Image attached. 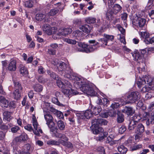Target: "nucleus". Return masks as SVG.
I'll return each mask as SVG.
<instances>
[{
    "label": "nucleus",
    "instance_id": "obj_1",
    "mask_svg": "<svg viewBox=\"0 0 154 154\" xmlns=\"http://www.w3.org/2000/svg\"><path fill=\"white\" fill-rule=\"evenodd\" d=\"M57 69L60 72H61L64 77L72 80L77 79L75 74L73 73L71 69L67 67V65L65 63L60 61L57 66Z\"/></svg>",
    "mask_w": 154,
    "mask_h": 154
},
{
    "label": "nucleus",
    "instance_id": "obj_2",
    "mask_svg": "<svg viewBox=\"0 0 154 154\" xmlns=\"http://www.w3.org/2000/svg\"><path fill=\"white\" fill-rule=\"evenodd\" d=\"M44 117L46 122V124L50 129V132H54L57 129L55 123L53 121L54 118L49 112L44 110Z\"/></svg>",
    "mask_w": 154,
    "mask_h": 154
},
{
    "label": "nucleus",
    "instance_id": "obj_3",
    "mask_svg": "<svg viewBox=\"0 0 154 154\" xmlns=\"http://www.w3.org/2000/svg\"><path fill=\"white\" fill-rule=\"evenodd\" d=\"M141 95L140 93L137 91L132 92L127 96L128 103H135L140 99Z\"/></svg>",
    "mask_w": 154,
    "mask_h": 154
},
{
    "label": "nucleus",
    "instance_id": "obj_4",
    "mask_svg": "<svg viewBox=\"0 0 154 154\" xmlns=\"http://www.w3.org/2000/svg\"><path fill=\"white\" fill-rule=\"evenodd\" d=\"M146 51L145 49H140L139 51L135 50L134 51V54H132L134 60L138 61L143 59V58L146 57Z\"/></svg>",
    "mask_w": 154,
    "mask_h": 154
},
{
    "label": "nucleus",
    "instance_id": "obj_5",
    "mask_svg": "<svg viewBox=\"0 0 154 154\" xmlns=\"http://www.w3.org/2000/svg\"><path fill=\"white\" fill-rule=\"evenodd\" d=\"M14 83L16 90L13 93V97L15 99L18 100L20 98L22 88L18 82L14 81Z\"/></svg>",
    "mask_w": 154,
    "mask_h": 154
},
{
    "label": "nucleus",
    "instance_id": "obj_6",
    "mask_svg": "<svg viewBox=\"0 0 154 154\" xmlns=\"http://www.w3.org/2000/svg\"><path fill=\"white\" fill-rule=\"evenodd\" d=\"M80 89L83 92L88 95L93 96L96 94L93 88L88 84H83L81 86Z\"/></svg>",
    "mask_w": 154,
    "mask_h": 154
},
{
    "label": "nucleus",
    "instance_id": "obj_7",
    "mask_svg": "<svg viewBox=\"0 0 154 154\" xmlns=\"http://www.w3.org/2000/svg\"><path fill=\"white\" fill-rule=\"evenodd\" d=\"M133 25L138 26L140 27H143L146 23V20L144 18H142L137 16L135 17L132 21Z\"/></svg>",
    "mask_w": 154,
    "mask_h": 154
},
{
    "label": "nucleus",
    "instance_id": "obj_8",
    "mask_svg": "<svg viewBox=\"0 0 154 154\" xmlns=\"http://www.w3.org/2000/svg\"><path fill=\"white\" fill-rule=\"evenodd\" d=\"M32 123L34 129H33L32 131L33 133L36 135L38 136H40V133H42V131L41 129L38 128V124L35 119V116H33Z\"/></svg>",
    "mask_w": 154,
    "mask_h": 154
},
{
    "label": "nucleus",
    "instance_id": "obj_9",
    "mask_svg": "<svg viewBox=\"0 0 154 154\" xmlns=\"http://www.w3.org/2000/svg\"><path fill=\"white\" fill-rule=\"evenodd\" d=\"M107 123L106 120L100 118L94 119L91 121L92 126L106 125Z\"/></svg>",
    "mask_w": 154,
    "mask_h": 154
},
{
    "label": "nucleus",
    "instance_id": "obj_10",
    "mask_svg": "<svg viewBox=\"0 0 154 154\" xmlns=\"http://www.w3.org/2000/svg\"><path fill=\"white\" fill-rule=\"evenodd\" d=\"M43 30L48 35H50L55 32V27H51L49 24H46L42 26Z\"/></svg>",
    "mask_w": 154,
    "mask_h": 154
},
{
    "label": "nucleus",
    "instance_id": "obj_11",
    "mask_svg": "<svg viewBox=\"0 0 154 154\" xmlns=\"http://www.w3.org/2000/svg\"><path fill=\"white\" fill-rule=\"evenodd\" d=\"M16 64L17 62L16 60H11L8 65L7 69L10 71H15L17 69Z\"/></svg>",
    "mask_w": 154,
    "mask_h": 154
},
{
    "label": "nucleus",
    "instance_id": "obj_12",
    "mask_svg": "<svg viewBox=\"0 0 154 154\" xmlns=\"http://www.w3.org/2000/svg\"><path fill=\"white\" fill-rule=\"evenodd\" d=\"M80 118L83 119L84 117H82L83 116L87 119H89L91 117L93 116V113L90 109L86 110L84 112H83L80 114Z\"/></svg>",
    "mask_w": 154,
    "mask_h": 154
},
{
    "label": "nucleus",
    "instance_id": "obj_13",
    "mask_svg": "<svg viewBox=\"0 0 154 154\" xmlns=\"http://www.w3.org/2000/svg\"><path fill=\"white\" fill-rule=\"evenodd\" d=\"M122 112L128 116H131L134 113L135 111L132 107L125 106Z\"/></svg>",
    "mask_w": 154,
    "mask_h": 154
},
{
    "label": "nucleus",
    "instance_id": "obj_14",
    "mask_svg": "<svg viewBox=\"0 0 154 154\" xmlns=\"http://www.w3.org/2000/svg\"><path fill=\"white\" fill-rule=\"evenodd\" d=\"M65 141L63 140H60V143L63 146L66 147L70 149L73 151L74 149V145L69 141Z\"/></svg>",
    "mask_w": 154,
    "mask_h": 154
},
{
    "label": "nucleus",
    "instance_id": "obj_15",
    "mask_svg": "<svg viewBox=\"0 0 154 154\" xmlns=\"http://www.w3.org/2000/svg\"><path fill=\"white\" fill-rule=\"evenodd\" d=\"M92 28L91 26L87 24H85L84 25L80 27L79 29L83 32L88 33L91 32Z\"/></svg>",
    "mask_w": 154,
    "mask_h": 154
},
{
    "label": "nucleus",
    "instance_id": "obj_16",
    "mask_svg": "<svg viewBox=\"0 0 154 154\" xmlns=\"http://www.w3.org/2000/svg\"><path fill=\"white\" fill-rule=\"evenodd\" d=\"M0 103L1 106L3 108H7L8 106V101L3 96H0Z\"/></svg>",
    "mask_w": 154,
    "mask_h": 154
},
{
    "label": "nucleus",
    "instance_id": "obj_17",
    "mask_svg": "<svg viewBox=\"0 0 154 154\" xmlns=\"http://www.w3.org/2000/svg\"><path fill=\"white\" fill-rule=\"evenodd\" d=\"M144 81L149 86H152L153 84H154V81L152 77L149 75L146 76L144 77Z\"/></svg>",
    "mask_w": 154,
    "mask_h": 154
},
{
    "label": "nucleus",
    "instance_id": "obj_18",
    "mask_svg": "<svg viewBox=\"0 0 154 154\" xmlns=\"http://www.w3.org/2000/svg\"><path fill=\"white\" fill-rule=\"evenodd\" d=\"M144 127L141 123H138L135 129V132L137 134H140L144 132Z\"/></svg>",
    "mask_w": 154,
    "mask_h": 154
},
{
    "label": "nucleus",
    "instance_id": "obj_19",
    "mask_svg": "<svg viewBox=\"0 0 154 154\" xmlns=\"http://www.w3.org/2000/svg\"><path fill=\"white\" fill-rule=\"evenodd\" d=\"M139 123L137 121L134 120H131L129 123L128 129L129 130H132L135 129L136 127Z\"/></svg>",
    "mask_w": 154,
    "mask_h": 154
},
{
    "label": "nucleus",
    "instance_id": "obj_20",
    "mask_svg": "<svg viewBox=\"0 0 154 154\" xmlns=\"http://www.w3.org/2000/svg\"><path fill=\"white\" fill-rule=\"evenodd\" d=\"M147 125L154 123V112H152L148 117L146 122Z\"/></svg>",
    "mask_w": 154,
    "mask_h": 154
},
{
    "label": "nucleus",
    "instance_id": "obj_21",
    "mask_svg": "<svg viewBox=\"0 0 154 154\" xmlns=\"http://www.w3.org/2000/svg\"><path fill=\"white\" fill-rule=\"evenodd\" d=\"M19 69L20 73L23 75H26L28 74V71L27 69L23 64H20L19 66Z\"/></svg>",
    "mask_w": 154,
    "mask_h": 154
},
{
    "label": "nucleus",
    "instance_id": "obj_22",
    "mask_svg": "<svg viewBox=\"0 0 154 154\" xmlns=\"http://www.w3.org/2000/svg\"><path fill=\"white\" fill-rule=\"evenodd\" d=\"M98 126H92L94 127V128L93 130V132L94 134H100L104 131L103 128L102 127H99Z\"/></svg>",
    "mask_w": 154,
    "mask_h": 154
},
{
    "label": "nucleus",
    "instance_id": "obj_23",
    "mask_svg": "<svg viewBox=\"0 0 154 154\" xmlns=\"http://www.w3.org/2000/svg\"><path fill=\"white\" fill-rule=\"evenodd\" d=\"M72 30L71 28H65L61 30V31L59 32V35L66 36L70 33L72 32Z\"/></svg>",
    "mask_w": 154,
    "mask_h": 154
},
{
    "label": "nucleus",
    "instance_id": "obj_24",
    "mask_svg": "<svg viewBox=\"0 0 154 154\" xmlns=\"http://www.w3.org/2000/svg\"><path fill=\"white\" fill-rule=\"evenodd\" d=\"M30 147V146L29 144H26L24 146L23 150L20 152V154H30L29 151Z\"/></svg>",
    "mask_w": 154,
    "mask_h": 154
},
{
    "label": "nucleus",
    "instance_id": "obj_25",
    "mask_svg": "<svg viewBox=\"0 0 154 154\" xmlns=\"http://www.w3.org/2000/svg\"><path fill=\"white\" fill-rule=\"evenodd\" d=\"M122 9L121 7L118 4H116L112 7V11L114 14H116Z\"/></svg>",
    "mask_w": 154,
    "mask_h": 154
},
{
    "label": "nucleus",
    "instance_id": "obj_26",
    "mask_svg": "<svg viewBox=\"0 0 154 154\" xmlns=\"http://www.w3.org/2000/svg\"><path fill=\"white\" fill-rule=\"evenodd\" d=\"M118 149L121 154H125L128 151L127 149L123 145L118 147Z\"/></svg>",
    "mask_w": 154,
    "mask_h": 154
},
{
    "label": "nucleus",
    "instance_id": "obj_27",
    "mask_svg": "<svg viewBox=\"0 0 154 154\" xmlns=\"http://www.w3.org/2000/svg\"><path fill=\"white\" fill-rule=\"evenodd\" d=\"M97 43L102 46H106L107 44V39H106L105 37L101 38L98 40Z\"/></svg>",
    "mask_w": 154,
    "mask_h": 154
},
{
    "label": "nucleus",
    "instance_id": "obj_28",
    "mask_svg": "<svg viewBox=\"0 0 154 154\" xmlns=\"http://www.w3.org/2000/svg\"><path fill=\"white\" fill-rule=\"evenodd\" d=\"M124 116L120 112L117 114V121L118 123L122 122L124 121Z\"/></svg>",
    "mask_w": 154,
    "mask_h": 154
},
{
    "label": "nucleus",
    "instance_id": "obj_29",
    "mask_svg": "<svg viewBox=\"0 0 154 154\" xmlns=\"http://www.w3.org/2000/svg\"><path fill=\"white\" fill-rule=\"evenodd\" d=\"M33 87L35 91L37 92H40L42 91L43 90L42 86L39 84L34 85Z\"/></svg>",
    "mask_w": 154,
    "mask_h": 154
},
{
    "label": "nucleus",
    "instance_id": "obj_30",
    "mask_svg": "<svg viewBox=\"0 0 154 154\" xmlns=\"http://www.w3.org/2000/svg\"><path fill=\"white\" fill-rule=\"evenodd\" d=\"M46 16H47L46 15H45L43 14H37L35 16V18L37 20L41 21L44 19Z\"/></svg>",
    "mask_w": 154,
    "mask_h": 154
},
{
    "label": "nucleus",
    "instance_id": "obj_31",
    "mask_svg": "<svg viewBox=\"0 0 154 154\" xmlns=\"http://www.w3.org/2000/svg\"><path fill=\"white\" fill-rule=\"evenodd\" d=\"M59 10L56 9L54 8L51 9L50 11L46 14V16H53L56 15L58 12Z\"/></svg>",
    "mask_w": 154,
    "mask_h": 154
},
{
    "label": "nucleus",
    "instance_id": "obj_32",
    "mask_svg": "<svg viewBox=\"0 0 154 154\" xmlns=\"http://www.w3.org/2000/svg\"><path fill=\"white\" fill-rule=\"evenodd\" d=\"M57 126L61 130H64L65 128V125L64 122L60 120L57 122Z\"/></svg>",
    "mask_w": 154,
    "mask_h": 154
},
{
    "label": "nucleus",
    "instance_id": "obj_33",
    "mask_svg": "<svg viewBox=\"0 0 154 154\" xmlns=\"http://www.w3.org/2000/svg\"><path fill=\"white\" fill-rule=\"evenodd\" d=\"M20 130V128L17 125H14L11 128V131L13 133L18 132Z\"/></svg>",
    "mask_w": 154,
    "mask_h": 154
},
{
    "label": "nucleus",
    "instance_id": "obj_34",
    "mask_svg": "<svg viewBox=\"0 0 154 154\" xmlns=\"http://www.w3.org/2000/svg\"><path fill=\"white\" fill-rule=\"evenodd\" d=\"M85 21L88 23H94L96 22V19L95 18L90 17L86 18Z\"/></svg>",
    "mask_w": 154,
    "mask_h": 154
},
{
    "label": "nucleus",
    "instance_id": "obj_35",
    "mask_svg": "<svg viewBox=\"0 0 154 154\" xmlns=\"http://www.w3.org/2000/svg\"><path fill=\"white\" fill-rule=\"evenodd\" d=\"M56 83L57 86L60 88L62 89V88H65L66 87V85L63 82L61 81L60 79H58L57 80Z\"/></svg>",
    "mask_w": 154,
    "mask_h": 154
},
{
    "label": "nucleus",
    "instance_id": "obj_36",
    "mask_svg": "<svg viewBox=\"0 0 154 154\" xmlns=\"http://www.w3.org/2000/svg\"><path fill=\"white\" fill-rule=\"evenodd\" d=\"M112 139H111L110 138L108 137L106 138V143H109L110 145H112L116 144L118 142V141L116 140H112Z\"/></svg>",
    "mask_w": 154,
    "mask_h": 154
},
{
    "label": "nucleus",
    "instance_id": "obj_37",
    "mask_svg": "<svg viewBox=\"0 0 154 154\" xmlns=\"http://www.w3.org/2000/svg\"><path fill=\"white\" fill-rule=\"evenodd\" d=\"M146 83L144 81V77H143L139 79L138 81L137 82V84L138 87L140 88L141 85L145 84Z\"/></svg>",
    "mask_w": 154,
    "mask_h": 154
},
{
    "label": "nucleus",
    "instance_id": "obj_38",
    "mask_svg": "<svg viewBox=\"0 0 154 154\" xmlns=\"http://www.w3.org/2000/svg\"><path fill=\"white\" fill-rule=\"evenodd\" d=\"M24 5L26 7L28 8L32 7L33 6L32 0H29V1L25 2Z\"/></svg>",
    "mask_w": 154,
    "mask_h": 154
},
{
    "label": "nucleus",
    "instance_id": "obj_39",
    "mask_svg": "<svg viewBox=\"0 0 154 154\" xmlns=\"http://www.w3.org/2000/svg\"><path fill=\"white\" fill-rule=\"evenodd\" d=\"M139 34L140 35L141 37L145 38V40H146V39L148 38L149 36V34L146 32H139Z\"/></svg>",
    "mask_w": 154,
    "mask_h": 154
},
{
    "label": "nucleus",
    "instance_id": "obj_40",
    "mask_svg": "<svg viewBox=\"0 0 154 154\" xmlns=\"http://www.w3.org/2000/svg\"><path fill=\"white\" fill-rule=\"evenodd\" d=\"M101 110V107L97 108L96 107H94L93 109V112H92L93 115H94L96 116L97 115Z\"/></svg>",
    "mask_w": 154,
    "mask_h": 154
},
{
    "label": "nucleus",
    "instance_id": "obj_41",
    "mask_svg": "<svg viewBox=\"0 0 154 154\" xmlns=\"http://www.w3.org/2000/svg\"><path fill=\"white\" fill-rule=\"evenodd\" d=\"M142 147V145L141 144H136L133 146L130 147V149L132 151L140 149Z\"/></svg>",
    "mask_w": 154,
    "mask_h": 154
},
{
    "label": "nucleus",
    "instance_id": "obj_42",
    "mask_svg": "<svg viewBox=\"0 0 154 154\" xmlns=\"http://www.w3.org/2000/svg\"><path fill=\"white\" fill-rule=\"evenodd\" d=\"M3 115L7 121H9L11 118L10 113L8 111L4 112L3 113Z\"/></svg>",
    "mask_w": 154,
    "mask_h": 154
},
{
    "label": "nucleus",
    "instance_id": "obj_43",
    "mask_svg": "<svg viewBox=\"0 0 154 154\" xmlns=\"http://www.w3.org/2000/svg\"><path fill=\"white\" fill-rule=\"evenodd\" d=\"M64 41L69 44L72 45L75 44L77 43V42L75 40L68 38H65Z\"/></svg>",
    "mask_w": 154,
    "mask_h": 154
},
{
    "label": "nucleus",
    "instance_id": "obj_44",
    "mask_svg": "<svg viewBox=\"0 0 154 154\" xmlns=\"http://www.w3.org/2000/svg\"><path fill=\"white\" fill-rule=\"evenodd\" d=\"M47 144L49 145H59V143L55 140H50L47 141Z\"/></svg>",
    "mask_w": 154,
    "mask_h": 154
},
{
    "label": "nucleus",
    "instance_id": "obj_45",
    "mask_svg": "<svg viewBox=\"0 0 154 154\" xmlns=\"http://www.w3.org/2000/svg\"><path fill=\"white\" fill-rule=\"evenodd\" d=\"M47 73L50 75V77L54 79H56V78H57V75L51 71H48Z\"/></svg>",
    "mask_w": 154,
    "mask_h": 154
},
{
    "label": "nucleus",
    "instance_id": "obj_46",
    "mask_svg": "<svg viewBox=\"0 0 154 154\" xmlns=\"http://www.w3.org/2000/svg\"><path fill=\"white\" fill-rule=\"evenodd\" d=\"M82 32L79 30H77L74 31L72 33V34L73 36L75 37H79L82 35Z\"/></svg>",
    "mask_w": 154,
    "mask_h": 154
},
{
    "label": "nucleus",
    "instance_id": "obj_47",
    "mask_svg": "<svg viewBox=\"0 0 154 154\" xmlns=\"http://www.w3.org/2000/svg\"><path fill=\"white\" fill-rule=\"evenodd\" d=\"M38 81L39 82L41 83H45L48 80L47 79H45L42 76H39L38 79Z\"/></svg>",
    "mask_w": 154,
    "mask_h": 154
},
{
    "label": "nucleus",
    "instance_id": "obj_48",
    "mask_svg": "<svg viewBox=\"0 0 154 154\" xmlns=\"http://www.w3.org/2000/svg\"><path fill=\"white\" fill-rule=\"evenodd\" d=\"M110 112H109L108 113H105L103 114H101L102 117L105 118H107L108 117V115H109V116H110L111 117H112L115 116L116 113L114 111L113 112V113L111 115H110Z\"/></svg>",
    "mask_w": 154,
    "mask_h": 154
},
{
    "label": "nucleus",
    "instance_id": "obj_49",
    "mask_svg": "<svg viewBox=\"0 0 154 154\" xmlns=\"http://www.w3.org/2000/svg\"><path fill=\"white\" fill-rule=\"evenodd\" d=\"M19 137L21 139V140L23 141H24L28 139L27 135L23 133L20 135Z\"/></svg>",
    "mask_w": 154,
    "mask_h": 154
},
{
    "label": "nucleus",
    "instance_id": "obj_50",
    "mask_svg": "<svg viewBox=\"0 0 154 154\" xmlns=\"http://www.w3.org/2000/svg\"><path fill=\"white\" fill-rule=\"evenodd\" d=\"M104 37H105L106 39H107V42L109 40L112 41L113 40L114 38V37L112 35H109L106 34H104Z\"/></svg>",
    "mask_w": 154,
    "mask_h": 154
},
{
    "label": "nucleus",
    "instance_id": "obj_51",
    "mask_svg": "<svg viewBox=\"0 0 154 154\" xmlns=\"http://www.w3.org/2000/svg\"><path fill=\"white\" fill-rule=\"evenodd\" d=\"M67 88H62V92L64 94L67 95H70V90L69 89H67Z\"/></svg>",
    "mask_w": 154,
    "mask_h": 154
},
{
    "label": "nucleus",
    "instance_id": "obj_52",
    "mask_svg": "<svg viewBox=\"0 0 154 154\" xmlns=\"http://www.w3.org/2000/svg\"><path fill=\"white\" fill-rule=\"evenodd\" d=\"M144 41L147 44L154 43V36L149 40H145Z\"/></svg>",
    "mask_w": 154,
    "mask_h": 154
},
{
    "label": "nucleus",
    "instance_id": "obj_53",
    "mask_svg": "<svg viewBox=\"0 0 154 154\" xmlns=\"http://www.w3.org/2000/svg\"><path fill=\"white\" fill-rule=\"evenodd\" d=\"M55 115H56L59 119H62L63 118V113L58 110L57 112H56V113H55Z\"/></svg>",
    "mask_w": 154,
    "mask_h": 154
},
{
    "label": "nucleus",
    "instance_id": "obj_54",
    "mask_svg": "<svg viewBox=\"0 0 154 154\" xmlns=\"http://www.w3.org/2000/svg\"><path fill=\"white\" fill-rule=\"evenodd\" d=\"M126 130V128L124 125L122 126L119 129V132L121 134H122Z\"/></svg>",
    "mask_w": 154,
    "mask_h": 154
},
{
    "label": "nucleus",
    "instance_id": "obj_55",
    "mask_svg": "<svg viewBox=\"0 0 154 154\" xmlns=\"http://www.w3.org/2000/svg\"><path fill=\"white\" fill-rule=\"evenodd\" d=\"M52 101L53 103L59 106L61 105L60 104L57 98L56 97H54L52 98Z\"/></svg>",
    "mask_w": 154,
    "mask_h": 154
},
{
    "label": "nucleus",
    "instance_id": "obj_56",
    "mask_svg": "<svg viewBox=\"0 0 154 154\" xmlns=\"http://www.w3.org/2000/svg\"><path fill=\"white\" fill-rule=\"evenodd\" d=\"M48 52L50 55H54L56 54V51L54 49L49 48L48 49Z\"/></svg>",
    "mask_w": 154,
    "mask_h": 154
},
{
    "label": "nucleus",
    "instance_id": "obj_57",
    "mask_svg": "<svg viewBox=\"0 0 154 154\" xmlns=\"http://www.w3.org/2000/svg\"><path fill=\"white\" fill-rule=\"evenodd\" d=\"M119 105L118 103L114 102L112 103L110 106V107L112 108V109H116L119 107Z\"/></svg>",
    "mask_w": 154,
    "mask_h": 154
},
{
    "label": "nucleus",
    "instance_id": "obj_58",
    "mask_svg": "<svg viewBox=\"0 0 154 154\" xmlns=\"http://www.w3.org/2000/svg\"><path fill=\"white\" fill-rule=\"evenodd\" d=\"M24 128L26 130L30 131H32L33 130L32 125L31 124H28L27 125L25 126Z\"/></svg>",
    "mask_w": 154,
    "mask_h": 154
},
{
    "label": "nucleus",
    "instance_id": "obj_59",
    "mask_svg": "<svg viewBox=\"0 0 154 154\" xmlns=\"http://www.w3.org/2000/svg\"><path fill=\"white\" fill-rule=\"evenodd\" d=\"M109 102V100L106 98H104L102 99V104L103 106H107V104Z\"/></svg>",
    "mask_w": 154,
    "mask_h": 154
},
{
    "label": "nucleus",
    "instance_id": "obj_60",
    "mask_svg": "<svg viewBox=\"0 0 154 154\" xmlns=\"http://www.w3.org/2000/svg\"><path fill=\"white\" fill-rule=\"evenodd\" d=\"M118 28L122 34L123 35L125 34V29L120 25H118Z\"/></svg>",
    "mask_w": 154,
    "mask_h": 154
},
{
    "label": "nucleus",
    "instance_id": "obj_61",
    "mask_svg": "<svg viewBox=\"0 0 154 154\" xmlns=\"http://www.w3.org/2000/svg\"><path fill=\"white\" fill-rule=\"evenodd\" d=\"M0 128L2 130L6 131L8 129V127L7 125L5 124H3L0 126Z\"/></svg>",
    "mask_w": 154,
    "mask_h": 154
},
{
    "label": "nucleus",
    "instance_id": "obj_62",
    "mask_svg": "<svg viewBox=\"0 0 154 154\" xmlns=\"http://www.w3.org/2000/svg\"><path fill=\"white\" fill-rule=\"evenodd\" d=\"M60 62H59L58 60L57 59H55L52 61V63L54 65V66H56L57 67V66H58L59 63Z\"/></svg>",
    "mask_w": 154,
    "mask_h": 154
},
{
    "label": "nucleus",
    "instance_id": "obj_63",
    "mask_svg": "<svg viewBox=\"0 0 154 154\" xmlns=\"http://www.w3.org/2000/svg\"><path fill=\"white\" fill-rule=\"evenodd\" d=\"M49 110L50 112L53 113L54 114H55V113H56V112L57 111V110L55 109L52 106H49Z\"/></svg>",
    "mask_w": 154,
    "mask_h": 154
},
{
    "label": "nucleus",
    "instance_id": "obj_64",
    "mask_svg": "<svg viewBox=\"0 0 154 154\" xmlns=\"http://www.w3.org/2000/svg\"><path fill=\"white\" fill-rule=\"evenodd\" d=\"M149 15L152 18H154V10L149 11Z\"/></svg>",
    "mask_w": 154,
    "mask_h": 154
}]
</instances>
